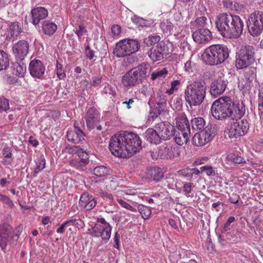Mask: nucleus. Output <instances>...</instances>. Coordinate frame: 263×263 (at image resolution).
I'll return each instance as SVG.
<instances>
[{
  "instance_id": "a878e982",
  "label": "nucleus",
  "mask_w": 263,
  "mask_h": 263,
  "mask_svg": "<svg viewBox=\"0 0 263 263\" xmlns=\"http://www.w3.org/2000/svg\"><path fill=\"white\" fill-rule=\"evenodd\" d=\"M164 46L158 44L155 48L152 49L149 52L148 55L153 61L161 60L163 58L164 52Z\"/></svg>"
},
{
  "instance_id": "f704fd0d",
  "label": "nucleus",
  "mask_w": 263,
  "mask_h": 263,
  "mask_svg": "<svg viewBox=\"0 0 263 263\" xmlns=\"http://www.w3.org/2000/svg\"><path fill=\"white\" fill-rule=\"evenodd\" d=\"M9 66L8 54L3 50H0V71L6 69Z\"/></svg>"
},
{
  "instance_id": "c9c22d12",
  "label": "nucleus",
  "mask_w": 263,
  "mask_h": 263,
  "mask_svg": "<svg viewBox=\"0 0 263 263\" xmlns=\"http://www.w3.org/2000/svg\"><path fill=\"white\" fill-rule=\"evenodd\" d=\"M148 174L153 177V180L155 181H159L162 178L164 173L162 169L159 167H154L151 168L148 172Z\"/></svg>"
},
{
  "instance_id": "20e7f679",
  "label": "nucleus",
  "mask_w": 263,
  "mask_h": 263,
  "mask_svg": "<svg viewBox=\"0 0 263 263\" xmlns=\"http://www.w3.org/2000/svg\"><path fill=\"white\" fill-rule=\"evenodd\" d=\"M206 86L203 80L195 81L187 85L185 90V99L190 106H198L203 101Z\"/></svg>"
},
{
  "instance_id": "680f3d73",
  "label": "nucleus",
  "mask_w": 263,
  "mask_h": 263,
  "mask_svg": "<svg viewBox=\"0 0 263 263\" xmlns=\"http://www.w3.org/2000/svg\"><path fill=\"white\" fill-rule=\"evenodd\" d=\"M180 83L179 80H174L171 83V88L165 91L166 93H167L169 95H172L174 93V90H178L177 86L179 85Z\"/></svg>"
},
{
  "instance_id": "6ab92c4d",
  "label": "nucleus",
  "mask_w": 263,
  "mask_h": 263,
  "mask_svg": "<svg viewBox=\"0 0 263 263\" xmlns=\"http://www.w3.org/2000/svg\"><path fill=\"white\" fill-rule=\"evenodd\" d=\"M29 47L28 41L24 40H20L13 45V52L16 58L21 60H23L28 53Z\"/></svg>"
},
{
  "instance_id": "72a5a7b5",
  "label": "nucleus",
  "mask_w": 263,
  "mask_h": 263,
  "mask_svg": "<svg viewBox=\"0 0 263 263\" xmlns=\"http://www.w3.org/2000/svg\"><path fill=\"white\" fill-rule=\"evenodd\" d=\"M174 49L173 42H170L169 40H167V43H165V61H171L176 58L175 54H172Z\"/></svg>"
},
{
  "instance_id": "f03ea898",
  "label": "nucleus",
  "mask_w": 263,
  "mask_h": 263,
  "mask_svg": "<svg viewBox=\"0 0 263 263\" xmlns=\"http://www.w3.org/2000/svg\"><path fill=\"white\" fill-rule=\"evenodd\" d=\"M215 23L216 28L223 37L237 39L242 33L244 23L242 19L236 14L220 13L216 16Z\"/></svg>"
},
{
  "instance_id": "9b49d317",
  "label": "nucleus",
  "mask_w": 263,
  "mask_h": 263,
  "mask_svg": "<svg viewBox=\"0 0 263 263\" xmlns=\"http://www.w3.org/2000/svg\"><path fill=\"white\" fill-rule=\"evenodd\" d=\"M236 121L231 124L228 129V135L230 138H237L245 135L248 132L249 125L246 120Z\"/></svg>"
},
{
  "instance_id": "7c9ffc66",
  "label": "nucleus",
  "mask_w": 263,
  "mask_h": 263,
  "mask_svg": "<svg viewBox=\"0 0 263 263\" xmlns=\"http://www.w3.org/2000/svg\"><path fill=\"white\" fill-rule=\"evenodd\" d=\"M42 28L45 34L51 35L57 30V26L53 22L49 21H45L43 22Z\"/></svg>"
},
{
  "instance_id": "774afa93",
  "label": "nucleus",
  "mask_w": 263,
  "mask_h": 263,
  "mask_svg": "<svg viewBox=\"0 0 263 263\" xmlns=\"http://www.w3.org/2000/svg\"><path fill=\"white\" fill-rule=\"evenodd\" d=\"M206 12V9L204 5L202 3L199 4L197 9L196 14L197 15H204Z\"/></svg>"
},
{
  "instance_id": "6e6d98bb",
  "label": "nucleus",
  "mask_w": 263,
  "mask_h": 263,
  "mask_svg": "<svg viewBox=\"0 0 263 263\" xmlns=\"http://www.w3.org/2000/svg\"><path fill=\"white\" fill-rule=\"evenodd\" d=\"M9 109V104L8 99L0 98V112L2 111H7Z\"/></svg>"
},
{
  "instance_id": "1a4fd4ad",
  "label": "nucleus",
  "mask_w": 263,
  "mask_h": 263,
  "mask_svg": "<svg viewBox=\"0 0 263 263\" xmlns=\"http://www.w3.org/2000/svg\"><path fill=\"white\" fill-rule=\"evenodd\" d=\"M122 135H115L109 142V149L111 153L116 157L120 158H129V152L126 150Z\"/></svg>"
},
{
  "instance_id": "f3484780",
  "label": "nucleus",
  "mask_w": 263,
  "mask_h": 263,
  "mask_svg": "<svg viewBox=\"0 0 263 263\" xmlns=\"http://www.w3.org/2000/svg\"><path fill=\"white\" fill-rule=\"evenodd\" d=\"M28 70L33 78L42 79L44 77L45 67L39 60H31L28 66Z\"/></svg>"
},
{
  "instance_id": "f8f14e48",
  "label": "nucleus",
  "mask_w": 263,
  "mask_h": 263,
  "mask_svg": "<svg viewBox=\"0 0 263 263\" xmlns=\"http://www.w3.org/2000/svg\"><path fill=\"white\" fill-rule=\"evenodd\" d=\"M215 131L212 126H206L203 130L195 134L193 137V144L197 146L205 145L215 136Z\"/></svg>"
},
{
  "instance_id": "c756f323",
  "label": "nucleus",
  "mask_w": 263,
  "mask_h": 263,
  "mask_svg": "<svg viewBox=\"0 0 263 263\" xmlns=\"http://www.w3.org/2000/svg\"><path fill=\"white\" fill-rule=\"evenodd\" d=\"M0 235L13 238L14 237L13 228L7 223L0 224Z\"/></svg>"
},
{
  "instance_id": "bb28decb",
  "label": "nucleus",
  "mask_w": 263,
  "mask_h": 263,
  "mask_svg": "<svg viewBox=\"0 0 263 263\" xmlns=\"http://www.w3.org/2000/svg\"><path fill=\"white\" fill-rule=\"evenodd\" d=\"M82 152H80L78 154L79 161L77 160H72L71 162V164L77 168H80V167L85 166L89 163V157L87 153L84 151V150H82Z\"/></svg>"
},
{
  "instance_id": "0eeeda50",
  "label": "nucleus",
  "mask_w": 263,
  "mask_h": 263,
  "mask_svg": "<svg viewBox=\"0 0 263 263\" xmlns=\"http://www.w3.org/2000/svg\"><path fill=\"white\" fill-rule=\"evenodd\" d=\"M98 223L88 229L89 233L93 237H101L103 240L107 241L110 238L112 228L104 218H98Z\"/></svg>"
},
{
  "instance_id": "393cba45",
  "label": "nucleus",
  "mask_w": 263,
  "mask_h": 263,
  "mask_svg": "<svg viewBox=\"0 0 263 263\" xmlns=\"http://www.w3.org/2000/svg\"><path fill=\"white\" fill-rule=\"evenodd\" d=\"M176 122L178 130L190 132L189 122L184 113H181L176 117Z\"/></svg>"
},
{
  "instance_id": "052dcab7",
  "label": "nucleus",
  "mask_w": 263,
  "mask_h": 263,
  "mask_svg": "<svg viewBox=\"0 0 263 263\" xmlns=\"http://www.w3.org/2000/svg\"><path fill=\"white\" fill-rule=\"evenodd\" d=\"M11 238H7V237L0 235V247L3 251L6 250L8 242L11 240Z\"/></svg>"
},
{
  "instance_id": "bf43d9fd",
  "label": "nucleus",
  "mask_w": 263,
  "mask_h": 263,
  "mask_svg": "<svg viewBox=\"0 0 263 263\" xmlns=\"http://www.w3.org/2000/svg\"><path fill=\"white\" fill-rule=\"evenodd\" d=\"M235 220V217L234 216H230L227 221L223 225L221 229V232L222 233L226 232L230 230L229 227L232 222Z\"/></svg>"
},
{
  "instance_id": "13d9d810",
  "label": "nucleus",
  "mask_w": 263,
  "mask_h": 263,
  "mask_svg": "<svg viewBox=\"0 0 263 263\" xmlns=\"http://www.w3.org/2000/svg\"><path fill=\"white\" fill-rule=\"evenodd\" d=\"M67 152L69 154H76L80 153V150H85L84 148H81L78 146H67L66 147Z\"/></svg>"
},
{
  "instance_id": "58836bf2",
  "label": "nucleus",
  "mask_w": 263,
  "mask_h": 263,
  "mask_svg": "<svg viewBox=\"0 0 263 263\" xmlns=\"http://www.w3.org/2000/svg\"><path fill=\"white\" fill-rule=\"evenodd\" d=\"M13 67L14 69L16 70V75L19 77H23L24 76L26 72V66L23 62L20 63L15 62L13 64Z\"/></svg>"
},
{
  "instance_id": "7ed1b4c3",
  "label": "nucleus",
  "mask_w": 263,
  "mask_h": 263,
  "mask_svg": "<svg viewBox=\"0 0 263 263\" xmlns=\"http://www.w3.org/2000/svg\"><path fill=\"white\" fill-rule=\"evenodd\" d=\"M230 50L223 44L212 45L207 48L202 55V60L209 65H218L229 57Z\"/></svg>"
},
{
  "instance_id": "ddd939ff",
  "label": "nucleus",
  "mask_w": 263,
  "mask_h": 263,
  "mask_svg": "<svg viewBox=\"0 0 263 263\" xmlns=\"http://www.w3.org/2000/svg\"><path fill=\"white\" fill-rule=\"evenodd\" d=\"M228 84L227 78L224 76H218L212 80L210 92L212 96L217 97L226 90Z\"/></svg>"
},
{
  "instance_id": "423d86ee",
  "label": "nucleus",
  "mask_w": 263,
  "mask_h": 263,
  "mask_svg": "<svg viewBox=\"0 0 263 263\" xmlns=\"http://www.w3.org/2000/svg\"><path fill=\"white\" fill-rule=\"evenodd\" d=\"M140 47L138 40L126 39L120 40L116 44L113 53L118 58H123L136 52Z\"/></svg>"
},
{
  "instance_id": "5701e85b",
  "label": "nucleus",
  "mask_w": 263,
  "mask_h": 263,
  "mask_svg": "<svg viewBox=\"0 0 263 263\" xmlns=\"http://www.w3.org/2000/svg\"><path fill=\"white\" fill-rule=\"evenodd\" d=\"M85 136L83 130L79 127L74 126L73 129H69L67 133V139L73 143H79L84 140Z\"/></svg>"
},
{
  "instance_id": "cd10ccee",
  "label": "nucleus",
  "mask_w": 263,
  "mask_h": 263,
  "mask_svg": "<svg viewBox=\"0 0 263 263\" xmlns=\"http://www.w3.org/2000/svg\"><path fill=\"white\" fill-rule=\"evenodd\" d=\"M190 132L183 130L177 131L175 135L174 140L175 143L177 145H182L184 143H186L189 139Z\"/></svg>"
},
{
  "instance_id": "79ce46f5",
  "label": "nucleus",
  "mask_w": 263,
  "mask_h": 263,
  "mask_svg": "<svg viewBox=\"0 0 263 263\" xmlns=\"http://www.w3.org/2000/svg\"><path fill=\"white\" fill-rule=\"evenodd\" d=\"M177 131L176 130L175 127L170 122H165V136L167 139L175 137Z\"/></svg>"
},
{
  "instance_id": "e2e57ef3",
  "label": "nucleus",
  "mask_w": 263,
  "mask_h": 263,
  "mask_svg": "<svg viewBox=\"0 0 263 263\" xmlns=\"http://www.w3.org/2000/svg\"><path fill=\"white\" fill-rule=\"evenodd\" d=\"M85 55L89 60H92L95 57V52L90 49L89 45L85 47Z\"/></svg>"
},
{
  "instance_id": "8fccbe9b",
  "label": "nucleus",
  "mask_w": 263,
  "mask_h": 263,
  "mask_svg": "<svg viewBox=\"0 0 263 263\" xmlns=\"http://www.w3.org/2000/svg\"><path fill=\"white\" fill-rule=\"evenodd\" d=\"M207 18L204 16H201L197 17L194 22L195 26L197 27H204L206 26L207 24Z\"/></svg>"
},
{
  "instance_id": "e433bc0d",
  "label": "nucleus",
  "mask_w": 263,
  "mask_h": 263,
  "mask_svg": "<svg viewBox=\"0 0 263 263\" xmlns=\"http://www.w3.org/2000/svg\"><path fill=\"white\" fill-rule=\"evenodd\" d=\"M164 109V103L163 102H157L155 105V108L151 112V117L154 119L157 118L159 116L163 114Z\"/></svg>"
},
{
  "instance_id": "dca6fc26",
  "label": "nucleus",
  "mask_w": 263,
  "mask_h": 263,
  "mask_svg": "<svg viewBox=\"0 0 263 263\" xmlns=\"http://www.w3.org/2000/svg\"><path fill=\"white\" fill-rule=\"evenodd\" d=\"M156 128L158 132L153 128H148L145 133V137L147 141L156 144H159L162 140L163 131L164 128V122H161L157 124Z\"/></svg>"
},
{
  "instance_id": "4be33fe9",
  "label": "nucleus",
  "mask_w": 263,
  "mask_h": 263,
  "mask_svg": "<svg viewBox=\"0 0 263 263\" xmlns=\"http://www.w3.org/2000/svg\"><path fill=\"white\" fill-rule=\"evenodd\" d=\"M32 23L37 25L40 22L46 18L48 15L47 9L44 7H39L33 8L31 11Z\"/></svg>"
},
{
  "instance_id": "ea45409f",
  "label": "nucleus",
  "mask_w": 263,
  "mask_h": 263,
  "mask_svg": "<svg viewBox=\"0 0 263 263\" xmlns=\"http://www.w3.org/2000/svg\"><path fill=\"white\" fill-rule=\"evenodd\" d=\"M244 72V77L247 81H252L255 78L256 70L254 67H247L245 68Z\"/></svg>"
},
{
  "instance_id": "de8ad7c7",
  "label": "nucleus",
  "mask_w": 263,
  "mask_h": 263,
  "mask_svg": "<svg viewBox=\"0 0 263 263\" xmlns=\"http://www.w3.org/2000/svg\"><path fill=\"white\" fill-rule=\"evenodd\" d=\"M193 183L190 182H185L183 183L182 192L184 195L187 197H193V193L192 192V187Z\"/></svg>"
},
{
  "instance_id": "69168bd1",
  "label": "nucleus",
  "mask_w": 263,
  "mask_h": 263,
  "mask_svg": "<svg viewBox=\"0 0 263 263\" xmlns=\"http://www.w3.org/2000/svg\"><path fill=\"white\" fill-rule=\"evenodd\" d=\"M164 75V68L161 70L154 72L151 74V79L155 80L157 79L162 77Z\"/></svg>"
},
{
  "instance_id": "4d7b16f0",
  "label": "nucleus",
  "mask_w": 263,
  "mask_h": 263,
  "mask_svg": "<svg viewBox=\"0 0 263 263\" xmlns=\"http://www.w3.org/2000/svg\"><path fill=\"white\" fill-rule=\"evenodd\" d=\"M62 65L57 62V75L60 80L63 79L66 77V73L62 68Z\"/></svg>"
},
{
  "instance_id": "603ef678",
  "label": "nucleus",
  "mask_w": 263,
  "mask_h": 263,
  "mask_svg": "<svg viewBox=\"0 0 263 263\" xmlns=\"http://www.w3.org/2000/svg\"><path fill=\"white\" fill-rule=\"evenodd\" d=\"M202 172H205L208 176H215L216 174L215 170L211 165H204L200 167Z\"/></svg>"
},
{
  "instance_id": "49530a36",
  "label": "nucleus",
  "mask_w": 263,
  "mask_h": 263,
  "mask_svg": "<svg viewBox=\"0 0 263 263\" xmlns=\"http://www.w3.org/2000/svg\"><path fill=\"white\" fill-rule=\"evenodd\" d=\"M116 200L122 208H123L126 210H128L133 212H135L137 211L136 208L132 206L131 205H130L129 203H128L121 197L117 196L116 197Z\"/></svg>"
},
{
  "instance_id": "2eb2a0df",
  "label": "nucleus",
  "mask_w": 263,
  "mask_h": 263,
  "mask_svg": "<svg viewBox=\"0 0 263 263\" xmlns=\"http://www.w3.org/2000/svg\"><path fill=\"white\" fill-rule=\"evenodd\" d=\"M0 31L1 33L4 31L2 27ZM23 28L21 24L18 22H14L10 24L5 33L4 34L1 33V35L3 36L6 41H13L21 34Z\"/></svg>"
},
{
  "instance_id": "f257e3e1",
  "label": "nucleus",
  "mask_w": 263,
  "mask_h": 263,
  "mask_svg": "<svg viewBox=\"0 0 263 263\" xmlns=\"http://www.w3.org/2000/svg\"><path fill=\"white\" fill-rule=\"evenodd\" d=\"M211 111L213 117L222 120L231 117L240 119L246 111L243 103H235L229 97H222L215 100L212 105Z\"/></svg>"
},
{
  "instance_id": "6e6552de",
  "label": "nucleus",
  "mask_w": 263,
  "mask_h": 263,
  "mask_svg": "<svg viewBox=\"0 0 263 263\" xmlns=\"http://www.w3.org/2000/svg\"><path fill=\"white\" fill-rule=\"evenodd\" d=\"M247 25L249 33L257 36L263 31V12L256 11L249 16Z\"/></svg>"
},
{
  "instance_id": "b1692460",
  "label": "nucleus",
  "mask_w": 263,
  "mask_h": 263,
  "mask_svg": "<svg viewBox=\"0 0 263 263\" xmlns=\"http://www.w3.org/2000/svg\"><path fill=\"white\" fill-rule=\"evenodd\" d=\"M165 158L174 159L179 157L180 154L179 147L174 142L165 143Z\"/></svg>"
},
{
  "instance_id": "864d4df0",
  "label": "nucleus",
  "mask_w": 263,
  "mask_h": 263,
  "mask_svg": "<svg viewBox=\"0 0 263 263\" xmlns=\"http://www.w3.org/2000/svg\"><path fill=\"white\" fill-rule=\"evenodd\" d=\"M258 103L259 114L260 115L263 112V88L259 90Z\"/></svg>"
},
{
  "instance_id": "3c124183",
  "label": "nucleus",
  "mask_w": 263,
  "mask_h": 263,
  "mask_svg": "<svg viewBox=\"0 0 263 263\" xmlns=\"http://www.w3.org/2000/svg\"><path fill=\"white\" fill-rule=\"evenodd\" d=\"M102 93L112 97L116 96L115 89L108 84L105 86L102 90Z\"/></svg>"
},
{
  "instance_id": "c85d7f7f",
  "label": "nucleus",
  "mask_w": 263,
  "mask_h": 263,
  "mask_svg": "<svg viewBox=\"0 0 263 263\" xmlns=\"http://www.w3.org/2000/svg\"><path fill=\"white\" fill-rule=\"evenodd\" d=\"M134 68L137 69V72L141 81L142 79L149 76L151 70V66L146 63H142Z\"/></svg>"
},
{
  "instance_id": "412c9836",
  "label": "nucleus",
  "mask_w": 263,
  "mask_h": 263,
  "mask_svg": "<svg viewBox=\"0 0 263 263\" xmlns=\"http://www.w3.org/2000/svg\"><path fill=\"white\" fill-rule=\"evenodd\" d=\"M97 204V200L95 197L86 192L83 193L79 200V205L86 211L93 209Z\"/></svg>"
},
{
  "instance_id": "aec40b11",
  "label": "nucleus",
  "mask_w": 263,
  "mask_h": 263,
  "mask_svg": "<svg viewBox=\"0 0 263 263\" xmlns=\"http://www.w3.org/2000/svg\"><path fill=\"white\" fill-rule=\"evenodd\" d=\"M194 41L198 44H205L212 39V32L206 28H199L192 33Z\"/></svg>"
},
{
  "instance_id": "9d476101",
  "label": "nucleus",
  "mask_w": 263,
  "mask_h": 263,
  "mask_svg": "<svg viewBox=\"0 0 263 263\" xmlns=\"http://www.w3.org/2000/svg\"><path fill=\"white\" fill-rule=\"evenodd\" d=\"M123 136L126 150L129 152V157L139 152L142 148L141 141L137 134L126 131L124 132Z\"/></svg>"
},
{
  "instance_id": "09e8293b",
  "label": "nucleus",
  "mask_w": 263,
  "mask_h": 263,
  "mask_svg": "<svg viewBox=\"0 0 263 263\" xmlns=\"http://www.w3.org/2000/svg\"><path fill=\"white\" fill-rule=\"evenodd\" d=\"M79 41H81L82 36L87 32L86 27L84 25H79L74 30Z\"/></svg>"
},
{
  "instance_id": "4c0bfd02",
  "label": "nucleus",
  "mask_w": 263,
  "mask_h": 263,
  "mask_svg": "<svg viewBox=\"0 0 263 263\" xmlns=\"http://www.w3.org/2000/svg\"><path fill=\"white\" fill-rule=\"evenodd\" d=\"M193 130H198L202 129L205 125V121L201 117L193 118L191 121Z\"/></svg>"
},
{
  "instance_id": "a19ab883",
  "label": "nucleus",
  "mask_w": 263,
  "mask_h": 263,
  "mask_svg": "<svg viewBox=\"0 0 263 263\" xmlns=\"http://www.w3.org/2000/svg\"><path fill=\"white\" fill-rule=\"evenodd\" d=\"M93 174L97 177H104L109 173V169L104 165H100L96 167L93 169Z\"/></svg>"
},
{
  "instance_id": "c03bdc74",
  "label": "nucleus",
  "mask_w": 263,
  "mask_h": 263,
  "mask_svg": "<svg viewBox=\"0 0 263 263\" xmlns=\"http://www.w3.org/2000/svg\"><path fill=\"white\" fill-rule=\"evenodd\" d=\"M223 6L230 10L238 11L240 8L239 4L232 0H223Z\"/></svg>"
},
{
  "instance_id": "0e129e2a",
  "label": "nucleus",
  "mask_w": 263,
  "mask_h": 263,
  "mask_svg": "<svg viewBox=\"0 0 263 263\" xmlns=\"http://www.w3.org/2000/svg\"><path fill=\"white\" fill-rule=\"evenodd\" d=\"M111 33L114 36H118L121 32V27L119 25H114L111 28Z\"/></svg>"
},
{
  "instance_id": "473e14b6",
  "label": "nucleus",
  "mask_w": 263,
  "mask_h": 263,
  "mask_svg": "<svg viewBox=\"0 0 263 263\" xmlns=\"http://www.w3.org/2000/svg\"><path fill=\"white\" fill-rule=\"evenodd\" d=\"M2 153L5 158L2 161L3 164L5 165H10L13 161V155L11 148L8 146L5 147L3 149Z\"/></svg>"
},
{
  "instance_id": "a18cd8bd",
  "label": "nucleus",
  "mask_w": 263,
  "mask_h": 263,
  "mask_svg": "<svg viewBox=\"0 0 263 263\" xmlns=\"http://www.w3.org/2000/svg\"><path fill=\"white\" fill-rule=\"evenodd\" d=\"M138 210L141 214L142 217L144 219L148 218L149 216L151 215V210L148 206L143 205H139L138 206Z\"/></svg>"
},
{
  "instance_id": "2f4dec72",
  "label": "nucleus",
  "mask_w": 263,
  "mask_h": 263,
  "mask_svg": "<svg viewBox=\"0 0 263 263\" xmlns=\"http://www.w3.org/2000/svg\"><path fill=\"white\" fill-rule=\"evenodd\" d=\"M226 159L235 164H245L246 163L245 158L239 156L237 153H229L227 155Z\"/></svg>"
},
{
  "instance_id": "39448f33",
  "label": "nucleus",
  "mask_w": 263,
  "mask_h": 263,
  "mask_svg": "<svg viewBox=\"0 0 263 263\" xmlns=\"http://www.w3.org/2000/svg\"><path fill=\"white\" fill-rule=\"evenodd\" d=\"M254 61L255 48L252 46H242L236 52L235 65L237 69L247 68Z\"/></svg>"
},
{
  "instance_id": "37998d69",
  "label": "nucleus",
  "mask_w": 263,
  "mask_h": 263,
  "mask_svg": "<svg viewBox=\"0 0 263 263\" xmlns=\"http://www.w3.org/2000/svg\"><path fill=\"white\" fill-rule=\"evenodd\" d=\"M36 166L34 169V171L33 173V176L34 177H36L37 174L42 171L44 168L45 167L46 165V161L44 158L39 159L36 162Z\"/></svg>"
},
{
  "instance_id": "338daca9",
  "label": "nucleus",
  "mask_w": 263,
  "mask_h": 263,
  "mask_svg": "<svg viewBox=\"0 0 263 263\" xmlns=\"http://www.w3.org/2000/svg\"><path fill=\"white\" fill-rule=\"evenodd\" d=\"M180 172L184 177L187 178L189 180H191L193 177L191 168L182 169Z\"/></svg>"
},
{
  "instance_id": "a211bd4d",
  "label": "nucleus",
  "mask_w": 263,
  "mask_h": 263,
  "mask_svg": "<svg viewBox=\"0 0 263 263\" xmlns=\"http://www.w3.org/2000/svg\"><path fill=\"white\" fill-rule=\"evenodd\" d=\"M141 79L137 72V69L133 68L126 72L122 79L123 85L125 87H134L141 82Z\"/></svg>"
},
{
  "instance_id": "4468645a",
  "label": "nucleus",
  "mask_w": 263,
  "mask_h": 263,
  "mask_svg": "<svg viewBox=\"0 0 263 263\" xmlns=\"http://www.w3.org/2000/svg\"><path fill=\"white\" fill-rule=\"evenodd\" d=\"M100 118V114L97 109L94 107L89 108L85 116L87 127L91 129L96 128L98 130H101L102 126L99 125Z\"/></svg>"
},
{
  "instance_id": "5fc2aeb1",
  "label": "nucleus",
  "mask_w": 263,
  "mask_h": 263,
  "mask_svg": "<svg viewBox=\"0 0 263 263\" xmlns=\"http://www.w3.org/2000/svg\"><path fill=\"white\" fill-rule=\"evenodd\" d=\"M160 39L159 36H151L145 39L144 42L147 46H152L158 42Z\"/></svg>"
}]
</instances>
